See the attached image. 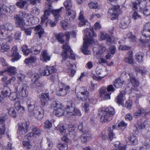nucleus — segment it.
I'll return each instance as SVG.
<instances>
[{"label": "nucleus", "instance_id": "nucleus-1", "mask_svg": "<svg viewBox=\"0 0 150 150\" xmlns=\"http://www.w3.org/2000/svg\"><path fill=\"white\" fill-rule=\"evenodd\" d=\"M84 30L85 32L87 30V32L83 38L84 42L83 46L81 48L82 52L85 55L89 54H91V52L88 50L87 49L89 45L95 42L94 38L96 37V35L92 28H87Z\"/></svg>", "mask_w": 150, "mask_h": 150}, {"label": "nucleus", "instance_id": "nucleus-2", "mask_svg": "<svg viewBox=\"0 0 150 150\" xmlns=\"http://www.w3.org/2000/svg\"><path fill=\"white\" fill-rule=\"evenodd\" d=\"M114 114V109L112 107H108L105 109L102 110L99 113L101 116L100 121L102 122H106L110 120V117Z\"/></svg>", "mask_w": 150, "mask_h": 150}, {"label": "nucleus", "instance_id": "nucleus-3", "mask_svg": "<svg viewBox=\"0 0 150 150\" xmlns=\"http://www.w3.org/2000/svg\"><path fill=\"white\" fill-rule=\"evenodd\" d=\"M142 34L144 38L146 39H140V42L143 45H146L148 43L150 40V23L148 22L145 24Z\"/></svg>", "mask_w": 150, "mask_h": 150}, {"label": "nucleus", "instance_id": "nucleus-4", "mask_svg": "<svg viewBox=\"0 0 150 150\" xmlns=\"http://www.w3.org/2000/svg\"><path fill=\"white\" fill-rule=\"evenodd\" d=\"M63 51L62 54V61L65 60L68 57L73 59H76L75 54L67 43H65L63 45Z\"/></svg>", "mask_w": 150, "mask_h": 150}, {"label": "nucleus", "instance_id": "nucleus-5", "mask_svg": "<svg viewBox=\"0 0 150 150\" xmlns=\"http://www.w3.org/2000/svg\"><path fill=\"white\" fill-rule=\"evenodd\" d=\"M59 89L56 92L57 94L60 96L65 95L70 91V87L62 83L59 84Z\"/></svg>", "mask_w": 150, "mask_h": 150}, {"label": "nucleus", "instance_id": "nucleus-6", "mask_svg": "<svg viewBox=\"0 0 150 150\" xmlns=\"http://www.w3.org/2000/svg\"><path fill=\"white\" fill-rule=\"evenodd\" d=\"M52 3L48 1L45 3V8L46 9L44 12V14L41 17L42 23H43L44 21L47 19L48 16H49L50 13H52Z\"/></svg>", "mask_w": 150, "mask_h": 150}, {"label": "nucleus", "instance_id": "nucleus-7", "mask_svg": "<svg viewBox=\"0 0 150 150\" xmlns=\"http://www.w3.org/2000/svg\"><path fill=\"white\" fill-rule=\"evenodd\" d=\"M44 115V110L43 108L40 106H36L34 112L30 116H34L37 119L40 120L43 117Z\"/></svg>", "mask_w": 150, "mask_h": 150}, {"label": "nucleus", "instance_id": "nucleus-8", "mask_svg": "<svg viewBox=\"0 0 150 150\" xmlns=\"http://www.w3.org/2000/svg\"><path fill=\"white\" fill-rule=\"evenodd\" d=\"M29 124L26 122L20 123L18 124V133L20 134H24L29 131Z\"/></svg>", "mask_w": 150, "mask_h": 150}, {"label": "nucleus", "instance_id": "nucleus-9", "mask_svg": "<svg viewBox=\"0 0 150 150\" xmlns=\"http://www.w3.org/2000/svg\"><path fill=\"white\" fill-rule=\"evenodd\" d=\"M82 90H83V91L79 92L77 94V97L79 99L82 101H86L88 98L89 92L85 87H83L82 88Z\"/></svg>", "mask_w": 150, "mask_h": 150}, {"label": "nucleus", "instance_id": "nucleus-10", "mask_svg": "<svg viewBox=\"0 0 150 150\" xmlns=\"http://www.w3.org/2000/svg\"><path fill=\"white\" fill-rule=\"evenodd\" d=\"M108 13L111 15L112 20L116 19L120 13L119 6H114L112 8L109 10Z\"/></svg>", "mask_w": 150, "mask_h": 150}, {"label": "nucleus", "instance_id": "nucleus-11", "mask_svg": "<svg viewBox=\"0 0 150 150\" xmlns=\"http://www.w3.org/2000/svg\"><path fill=\"white\" fill-rule=\"evenodd\" d=\"M27 104L28 110L30 115L33 113L36 107L35 106V102L32 99H29L27 101Z\"/></svg>", "mask_w": 150, "mask_h": 150}, {"label": "nucleus", "instance_id": "nucleus-12", "mask_svg": "<svg viewBox=\"0 0 150 150\" xmlns=\"http://www.w3.org/2000/svg\"><path fill=\"white\" fill-rule=\"evenodd\" d=\"M41 105L43 106L47 105L48 104V101L50 99L49 93H43L40 96Z\"/></svg>", "mask_w": 150, "mask_h": 150}, {"label": "nucleus", "instance_id": "nucleus-13", "mask_svg": "<svg viewBox=\"0 0 150 150\" xmlns=\"http://www.w3.org/2000/svg\"><path fill=\"white\" fill-rule=\"evenodd\" d=\"M12 53V55L14 57L11 59L12 62H14L15 61H17L21 57V56L17 52V47L15 45L13 47L11 50Z\"/></svg>", "mask_w": 150, "mask_h": 150}, {"label": "nucleus", "instance_id": "nucleus-14", "mask_svg": "<svg viewBox=\"0 0 150 150\" xmlns=\"http://www.w3.org/2000/svg\"><path fill=\"white\" fill-rule=\"evenodd\" d=\"M65 18L67 20L72 21L75 17L76 12L72 10H67Z\"/></svg>", "mask_w": 150, "mask_h": 150}, {"label": "nucleus", "instance_id": "nucleus-15", "mask_svg": "<svg viewBox=\"0 0 150 150\" xmlns=\"http://www.w3.org/2000/svg\"><path fill=\"white\" fill-rule=\"evenodd\" d=\"M79 20V22L78 23V25L80 27L89 24L88 21L84 18L83 16V12L82 11H81L80 12Z\"/></svg>", "mask_w": 150, "mask_h": 150}, {"label": "nucleus", "instance_id": "nucleus-16", "mask_svg": "<svg viewBox=\"0 0 150 150\" xmlns=\"http://www.w3.org/2000/svg\"><path fill=\"white\" fill-rule=\"evenodd\" d=\"M63 9H64V8L61 7L59 9H52V13L54 17V18L58 20L60 19L61 18L60 15L62 13V11Z\"/></svg>", "mask_w": 150, "mask_h": 150}, {"label": "nucleus", "instance_id": "nucleus-17", "mask_svg": "<svg viewBox=\"0 0 150 150\" xmlns=\"http://www.w3.org/2000/svg\"><path fill=\"white\" fill-rule=\"evenodd\" d=\"M29 87L25 85H23L18 91L20 95L23 97H26L28 95Z\"/></svg>", "mask_w": 150, "mask_h": 150}, {"label": "nucleus", "instance_id": "nucleus-18", "mask_svg": "<svg viewBox=\"0 0 150 150\" xmlns=\"http://www.w3.org/2000/svg\"><path fill=\"white\" fill-rule=\"evenodd\" d=\"M75 107V104L73 103L71 101H69L68 102L66 108H65L66 110L65 112H67L68 114L70 115L73 111H74Z\"/></svg>", "mask_w": 150, "mask_h": 150}, {"label": "nucleus", "instance_id": "nucleus-19", "mask_svg": "<svg viewBox=\"0 0 150 150\" xmlns=\"http://www.w3.org/2000/svg\"><path fill=\"white\" fill-rule=\"evenodd\" d=\"M15 20V23L16 26L23 28L25 25L23 19L21 18L18 15H16L14 17Z\"/></svg>", "mask_w": 150, "mask_h": 150}, {"label": "nucleus", "instance_id": "nucleus-20", "mask_svg": "<svg viewBox=\"0 0 150 150\" xmlns=\"http://www.w3.org/2000/svg\"><path fill=\"white\" fill-rule=\"evenodd\" d=\"M65 108L61 105L60 107L57 108L56 109H54L53 113L57 116H61L64 114Z\"/></svg>", "mask_w": 150, "mask_h": 150}, {"label": "nucleus", "instance_id": "nucleus-21", "mask_svg": "<svg viewBox=\"0 0 150 150\" xmlns=\"http://www.w3.org/2000/svg\"><path fill=\"white\" fill-rule=\"evenodd\" d=\"M128 74L129 76V80L132 85L135 87L138 86L139 83L138 80L135 78V76L133 75V74L129 73Z\"/></svg>", "mask_w": 150, "mask_h": 150}, {"label": "nucleus", "instance_id": "nucleus-22", "mask_svg": "<svg viewBox=\"0 0 150 150\" xmlns=\"http://www.w3.org/2000/svg\"><path fill=\"white\" fill-rule=\"evenodd\" d=\"M149 111H146V110L145 109V110L142 108H139V109L136 111L134 115V116L135 118H137L141 114L144 113L145 114H146L149 113L150 112L149 109H148Z\"/></svg>", "mask_w": 150, "mask_h": 150}, {"label": "nucleus", "instance_id": "nucleus-23", "mask_svg": "<svg viewBox=\"0 0 150 150\" xmlns=\"http://www.w3.org/2000/svg\"><path fill=\"white\" fill-rule=\"evenodd\" d=\"M42 57L43 62H46L50 60L51 56L48 54L46 50L42 52L41 53Z\"/></svg>", "mask_w": 150, "mask_h": 150}, {"label": "nucleus", "instance_id": "nucleus-24", "mask_svg": "<svg viewBox=\"0 0 150 150\" xmlns=\"http://www.w3.org/2000/svg\"><path fill=\"white\" fill-rule=\"evenodd\" d=\"M114 86L117 88L121 87L124 83V81L118 78L115 79L113 82Z\"/></svg>", "mask_w": 150, "mask_h": 150}, {"label": "nucleus", "instance_id": "nucleus-25", "mask_svg": "<svg viewBox=\"0 0 150 150\" xmlns=\"http://www.w3.org/2000/svg\"><path fill=\"white\" fill-rule=\"evenodd\" d=\"M125 95V92L123 91L120 92L119 95L117 96L116 98V102L118 104L122 105L123 103L122 98Z\"/></svg>", "mask_w": 150, "mask_h": 150}, {"label": "nucleus", "instance_id": "nucleus-26", "mask_svg": "<svg viewBox=\"0 0 150 150\" xmlns=\"http://www.w3.org/2000/svg\"><path fill=\"white\" fill-rule=\"evenodd\" d=\"M1 28H3L5 30L12 31L13 30V25L10 23H7L5 24L0 25Z\"/></svg>", "mask_w": 150, "mask_h": 150}, {"label": "nucleus", "instance_id": "nucleus-27", "mask_svg": "<svg viewBox=\"0 0 150 150\" xmlns=\"http://www.w3.org/2000/svg\"><path fill=\"white\" fill-rule=\"evenodd\" d=\"M127 54L129 56L125 58V62L129 64H133V60L132 58V51H129L128 52Z\"/></svg>", "mask_w": 150, "mask_h": 150}, {"label": "nucleus", "instance_id": "nucleus-28", "mask_svg": "<svg viewBox=\"0 0 150 150\" xmlns=\"http://www.w3.org/2000/svg\"><path fill=\"white\" fill-rule=\"evenodd\" d=\"M35 30L37 31L39 38H41L44 33L43 29L42 28L41 25H39L35 27Z\"/></svg>", "mask_w": 150, "mask_h": 150}, {"label": "nucleus", "instance_id": "nucleus-29", "mask_svg": "<svg viewBox=\"0 0 150 150\" xmlns=\"http://www.w3.org/2000/svg\"><path fill=\"white\" fill-rule=\"evenodd\" d=\"M55 36L58 41L62 44L64 42V41L63 39L64 35L63 33L60 32L59 33L55 34Z\"/></svg>", "mask_w": 150, "mask_h": 150}, {"label": "nucleus", "instance_id": "nucleus-30", "mask_svg": "<svg viewBox=\"0 0 150 150\" xmlns=\"http://www.w3.org/2000/svg\"><path fill=\"white\" fill-rule=\"evenodd\" d=\"M64 6L67 10H71L72 2L71 0H67L64 3Z\"/></svg>", "mask_w": 150, "mask_h": 150}, {"label": "nucleus", "instance_id": "nucleus-31", "mask_svg": "<svg viewBox=\"0 0 150 150\" xmlns=\"http://www.w3.org/2000/svg\"><path fill=\"white\" fill-rule=\"evenodd\" d=\"M107 48L103 44H101L100 46L98 52L96 53V57H99L98 54H101L107 51Z\"/></svg>", "mask_w": 150, "mask_h": 150}, {"label": "nucleus", "instance_id": "nucleus-32", "mask_svg": "<svg viewBox=\"0 0 150 150\" xmlns=\"http://www.w3.org/2000/svg\"><path fill=\"white\" fill-rule=\"evenodd\" d=\"M38 18L36 17L32 16L30 17L28 19V21L30 25H33L37 24L39 21Z\"/></svg>", "mask_w": 150, "mask_h": 150}, {"label": "nucleus", "instance_id": "nucleus-33", "mask_svg": "<svg viewBox=\"0 0 150 150\" xmlns=\"http://www.w3.org/2000/svg\"><path fill=\"white\" fill-rule=\"evenodd\" d=\"M129 139L132 145H134L137 143V140L134 134H131L129 137Z\"/></svg>", "mask_w": 150, "mask_h": 150}, {"label": "nucleus", "instance_id": "nucleus-34", "mask_svg": "<svg viewBox=\"0 0 150 150\" xmlns=\"http://www.w3.org/2000/svg\"><path fill=\"white\" fill-rule=\"evenodd\" d=\"M15 107L17 110L18 111L19 113H23L24 112V108L21 106L19 102H16L15 104Z\"/></svg>", "mask_w": 150, "mask_h": 150}, {"label": "nucleus", "instance_id": "nucleus-35", "mask_svg": "<svg viewBox=\"0 0 150 150\" xmlns=\"http://www.w3.org/2000/svg\"><path fill=\"white\" fill-rule=\"evenodd\" d=\"M32 133L34 135V137L40 136L41 134V131L40 129L37 127H35L32 129Z\"/></svg>", "mask_w": 150, "mask_h": 150}, {"label": "nucleus", "instance_id": "nucleus-36", "mask_svg": "<svg viewBox=\"0 0 150 150\" xmlns=\"http://www.w3.org/2000/svg\"><path fill=\"white\" fill-rule=\"evenodd\" d=\"M144 56V54L141 52H139L136 55V60L138 62H142V61L143 57Z\"/></svg>", "mask_w": 150, "mask_h": 150}, {"label": "nucleus", "instance_id": "nucleus-37", "mask_svg": "<svg viewBox=\"0 0 150 150\" xmlns=\"http://www.w3.org/2000/svg\"><path fill=\"white\" fill-rule=\"evenodd\" d=\"M36 59L35 56L34 55L31 56L30 58L26 59L25 60V62L26 64L28 63H33L34 62Z\"/></svg>", "mask_w": 150, "mask_h": 150}, {"label": "nucleus", "instance_id": "nucleus-38", "mask_svg": "<svg viewBox=\"0 0 150 150\" xmlns=\"http://www.w3.org/2000/svg\"><path fill=\"white\" fill-rule=\"evenodd\" d=\"M47 70H48V72L47 73H43V74L46 75H50L55 72L56 71V69L53 66L49 67L47 66Z\"/></svg>", "mask_w": 150, "mask_h": 150}, {"label": "nucleus", "instance_id": "nucleus-39", "mask_svg": "<svg viewBox=\"0 0 150 150\" xmlns=\"http://www.w3.org/2000/svg\"><path fill=\"white\" fill-rule=\"evenodd\" d=\"M10 91V89L9 87L7 86H4V88L2 93L4 97H6L8 96Z\"/></svg>", "mask_w": 150, "mask_h": 150}, {"label": "nucleus", "instance_id": "nucleus-40", "mask_svg": "<svg viewBox=\"0 0 150 150\" xmlns=\"http://www.w3.org/2000/svg\"><path fill=\"white\" fill-rule=\"evenodd\" d=\"M16 81V79L15 77H13L9 80L7 81L4 84V86H7L10 84H14Z\"/></svg>", "mask_w": 150, "mask_h": 150}, {"label": "nucleus", "instance_id": "nucleus-41", "mask_svg": "<svg viewBox=\"0 0 150 150\" xmlns=\"http://www.w3.org/2000/svg\"><path fill=\"white\" fill-rule=\"evenodd\" d=\"M9 50V46L5 42H3L1 45V51L2 52L7 51Z\"/></svg>", "mask_w": 150, "mask_h": 150}, {"label": "nucleus", "instance_id": "nucleus-42", "mask_svg": "<svg viewBox=\"0 0 150 150\" xmlns=\"http://www.w3.org/2000/svg\"><path fill=\"white\" fill-rule=\"evenodd\" d=\"M57 148L59 150H67L68 146L66 144L60 143L57 145Z\"/></svg>", "mask_w": 150, "mask_h": 150}, {"label": "nucleus", "instance_id": "nucleus-43", "mask_svg": "<svg viewBox=\"0 0 150 150\" xmlns=\"http://www.w3.org/2000/svg\"><path fill=\"white\" fill-rule=\"evenodd\" d=\"M27 2L25 1L19 0L16 3V5L21 8H24V6L27 4Z\"/></svg>", "mask_w": 150, "mask_h": 150}, {"label": "nucleus", "instance_id": "nucleus-44", "mask_svg": "<svg viewBox=\"0 0 150 150\" xmlns=\"http://www.w3.org/2000/svg\"><path fill=\"white\" fill-rule=\"evenodd\" d=\"M9 114L11 117H16L17 116L16 111L13 107H11L8 110Z\"/></svg>", "mask_w": 150, "mask_h": 150}, {"label": "nucleus", "instance_id": "nucleus-45", "mask_svg": "<svg viewBox=\"0 0 150 150\" xmlns=\"http://www.w3.org/2000/svg\"><path fill=\"white\" fill-rule=\"evenodd\" d=\"M36 47V48L32 49L31 51V52L33 54H38L40 52L41 49V46L40 45H38Z\"/></svg>", "mask_w": 150, "mask_h": 150}, {"label": "nucleus", "instance_id": "nucleus-46", "mask_svg": "<svg viewBox=\"0 0 150 150\" xmlns=\"http://www.w3.org/2000/svg\"><path fill=\"white\" fill-rule=\"evenodd\" d=\"M7 35L5 30L3 28H1L0 26V39L3 40L5 39Z\"/></svg>", "mask_w": 150, "mask_h": 150}, {"label": "nucleus", "instance_id": "nucleus-47", "mask_svg": "<svg viewBox=\"0 0 150 150\" xmlns=\"http://www.w3.org/2000/svg\"><path fill=\"white\" fill-rule=\"evenodd\" d=\"M128 25V21L124 20L121 21L119 25V26L122 29H125L127 28Z\"/></svg>", "mask_w": 150, "mask_h": 150}, {"label": "nucleus", "instance_id": "nucleus-48", "mask_svg": "<svg viewBox=\"0 0 150 150\" xmlns=\"http://www.w3.org/2000/svg\"><path fill=\"white\" fill-rule=\"evenodd\" d=\"M22 48V51L25 56L28 55L31 52L29 49H27V46L26 45L23 46Z\"/></svg>", "mask_w": 150, "mask_h": 150}, {"label": "nucleus", "instance_id": "nucleus-49", "mask_svg": "<svg viewBox=\"0 0 150 150\" xmlns=\"http://www.w3.org/2000/svg\"><path fill=\"white\" fill-rule=\"evenodd\" d=\"M16 70L15 67H10L7 68V71L8 72L13 74H15L16 73Z\"/></svg>", "mask_w": 150, "mask_h": 150}, {"label": "nucleus", "instance_id": "nucleus-50", "mask_svg": "<svg viewBox=\"0 0 150 150\" xmlns=\"http://www.w3.org/2000/svg\"><path fill=\"white\" fill-rule=\"evenodd\" d=\"M61 106L60 103L58 102L53 101L51 105V108L54 109L55 108V109H56Z\"/></svg>", "mask_w": 150, "mask_h": 150}, {"label": "nucleus", "instance_id": "nucleus-51", "mask_svg": "<svg viewBox=\"0 0 150 150\" xmlns=\"http://www.w3.org/2000/svg\"><path fill=\"white\" fill-rule=\"evenodd\" d=\"M83 109L86 112H88L89 110L92 108L91 105L87 103H84L83 106Z\"/></svg>", "mask_w": 150, "mask_h": 150}, {"label": "nucleus", "instance_id": "nucleus-52", "mask_svg": "<svg viewBox=\"0 0 150 150\" xmlns=\"http://www.w3.org/2000/svg\"><path fill=\"white\" fill-rule=\"evenodd\" d=\"M40 10L36 7L33 8L31 11V13L35 16H38L40 13Z\"/></svg>", "mask_w": 150, "mask_h": 150}, {"label": "nucleus", "instance_id": "nucleus-53", "mask_svg": "<svg viewBox=\"0 0 150 150\" xmlns=\"http://www.w3.org/2000/svg\"><path fill=\"white\" fill-rule=\"evenodd\" d=\"M21 18L25 19L27 18L29 16V14L24 12H20L19 15H18Z\"/></svg>", "mask_w": 150, "mask_h": 150}, {"label": "nucleus", "instance_id": "nucleus-54", "mask_svg": "<svg viewBox=\"0 0 150 150\" xmlns=\"http://www.w3.org/2000/svg\"><path fill=\"white\" fill-rule=\"evenodd\" d=\"M108 92L106 91L105 87H102L100 90L99 93L100 97L101 98L103 97V95Z\"/></svg>", "mask_w": 150, "mask_h": 150}, {"label": "nucleus", "instance_id": "nucleus-55", "mask_svg": "<svg viewBox=\"0 0 150 150\" xmlns=\"http://www.w3.org/2000/svg\"><path fill=\"white\" fill-rule=\"evenodd\" d=\"M9 97L11 100H14L17 98V94L15 92L11 93L10 94Z\"/></svg>", "mask_w": 150, "mask_h": 150}, {"label": "nucleus", "instance_id": "nucleus-56", "mask_svg": "<svg viewBox=\"0 0 150 150\" xmlns=\"http://www.w3.org/2000/svg\"><path fill=\"white\" fill-rule=\"evenodd\" d=\"M143 13L144 15L146 16L150 15V6H147L144 8Z\"/></svg>", "mask_w": 150, "mask_h": 150}, {"label": "nucleus", "instance_id": "nucleus-57", "mask_svg": "<svg viewBox=\"0 0 150 150\" xmlns=\"http://www.w3.org/2000/svg\"><path fill=\"white\" fill-rule=\"evenodd\" d=\"M127 37L132 42H134L136 41V38L134 35H133L132 32H129L127 34Z\"/></svg>", "mask_w": 150, "mask_h": 150}, {"label": "nucleus", "instance_id": "nucleus-58", "mask_svg": "<svg viewBox=\"0 0 150 150\" xmlns=\"http://www.w3.org/2000/svg\"><path fill=\"white\" fill-rule=\"evenodd\" d=\"M57 21L58 20L54 18L53 19L49 20L48 23L51 27H53L56 25Z\"/></svg>", "mask_w": 150, "mask_h": 150}, {"label": "nucleus", "instance_id": "nucleus-59", "mask_svg": "<svg viewBox=\"0 0 150 150\" xmlns=\"http://www.w3.org/2000/svg\"><path fill=\"white\" fill-rule=\"evenodd\" d=\"M57 128L59 129L60 132L62 134L66 132V129L64 128V125L62 124L58 125L57 127Z\"/></svg>", "mask_w": 150, "mask_h": 150}, {"label": "nucleus", "instance_id": "nucleus-60", "mask_svg": "<svg viewBox=\"0 0 150 150\" xmlns=\"http://www.w3.org/2000/svg\"><path fill=\"white\" fill-rule=\"evenodd\" d=\"M96 73L98 76L102 78H104L105 76L104 74V71L101 69H99L98 70L97 69Z\"/></svg>", "mask_w": 150, "mask_h": 150}, {"label": "nucleus", "instance_id": "nucleus-61", "mask_svg": "<svg viewBox=\"0 0 150 150\" xmlns=\"http://www.w3.org/2000/svg\"><path fill=\"white\" fill-rule=\"evenodd\" d=\"M41 75L36 73H34L32 75V81L34 82L37 81L40 77Z\"/></svg>", "mask_w": 150, "mask_h": 150}, {"label": "nucleus", "instance_id": "nucleus-62", "mask_svg": "<svg viewBox=\"0 0 150 150\" xmlns=\"http://www.w3.org/2000/svg\"><path fill=\"white\" fill-rule=\"evenodd\" d=\"M44 124V127L46 128H50L52 126V122L48 120L45 121Z\"/></svg>", "mask_w": 150, "mask_h": 150}, {"label": "nucleus", "instance_id": "nucleus-63", "mask_svg": "<svg viewBox=\"0 0 150 150\" xmlns=\"http://www.w3.org/2000/svg\"><path fill=\"white\" fill-rule=\"evenodd\" d=\"M132 17L134 20H136L141 18V16L139 14L137 11H135L133 13Z\"/></svg>", "mask_w": 150, "mask_h": 150}, {"label": "nucleus", "instance_id": "nucleus-64", "mask_svg": "<svg viewBox=\"0 0 150 150\" xmlns=\"http://www.w3.org/2000/svg\"><path fill=\"white\" fill-rule=\"evenodd\" d=\"M116 48L114 45H112L109 48V52L111 53L112 55H114L116 51Z\"/></svg>", "mask_w": 150, "mask_h": 150}]
</instances>
